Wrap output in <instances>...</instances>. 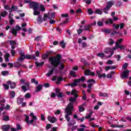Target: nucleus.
<instances>
[{
  "label": "nucleus",
  "instance_id": "nucleus-11",
  "mask_svg": "<svg viewBox=\"0 0 131 131\" xmlns=\"http://www.w3.org/2000/svg\"><path fill=\"white\" fill-rule=\"evenodd\" d=\"M19 58L17 59L18 61H23L25 59V53L24 52L19 53Z\"/></svg>",
  "mask_w": 131,
  "mask_h": 131
},
{
  "label": "nucleus",
  "instance_id": "nucleus-53",
  "mask_svg": "<svg viewBox=\"0 0 131 131\" xmlns=\"http://www.w3.org/2000/svg\"><path fill=\"white\" fill-rule=\"evenodd\" d=\"M84 2H85L87 5H91V3H92V1L91 0H84Z\"/></svg>",
  "mask_w": 131,
  "mask_h": 131
},
{
  "label": "nucleus",
  "instance_id": "nucleus-23",
  "mask_svg": "<svg viewBox=\"0 0 131 131\" xmlns=\"http://www.w3.org/2000/svg\"><path fill=\"white\" fill-rule=\"evenodd\" d=\"M17 10H18V7L16 6H14V5H12L11 8L10 12H15V11H17Z\"/></svg>",
  "mask_w": 131,
  "mask_h": 131
},
{
  "label": "nucleus",
  "instance_id": "nucleus-50",
  "mask_svg": "<svg viewBox=\"0 0 131 131\" xmlns=\"http://www.w3.org/2000/svg\"><path fill=\"white\" fill-rule=\"evenodd\" d=\"M16 44V41L15 40H10V46H14V45Z\"/></svg>",
  "mask_w": 131,
  "mask_h": 131
},
{
  "label": "nucleus",
  "instance_id": "nucleus-57",
  "mask_svg": "<svg viewBox=\"0 0 131 131\" xmlns=\"http://www.w3.org/2000/svg\"><path fill=\"white\" fill-rule=\"evenodd\" d=\"M25 97L27 99H29V98H30V93H27L25 95Z\"/></svg>",
  "mask_w": 131,
  "mask_h": 131
},
{
  "label": "nucleus",
  "instance_id": "nucleus-24",
  "mask_svg": "<svg viewBox=\"0 0 131 131\" xmlns=\"http://www.w3.org/2000/svg\"><path fill=\"white\" fill-rule=\"evenodd\" d=\"M14 66L15 68H19V67L22 66V64H21L20 62H16L14 63Z\"/></svg>",
  "mask_w": 131,
  "mask_h": 131
},
{
  "label": "nucleus",
  "instance_id": "nucleus-29",
  "mask_svg": "<svg viewBox=\"0 0 131 131\" xmlns=\"http://www.w3.org/2000/svg\"><path fill=\"white\" fill-rule=\"evenodd\" d=\"M43 64H45L44 62H35V65H36V66H37V67H40V66H42V65H43Z\"/></svg>",
  "mask_w": 131,
  "mask_h": 131
},
{
  "label": "nucleus",
  "instance_id": "nucleus-39",
  "mask_svg": "<svg viewBox=\"0 0 131 131\" xmlns=\"http://www.w3.org/2000/svg\"><path fill=\"white\" fill-rule=\"evenodd\" d=\"M16 129L17 130H20V129H22V126L20 125V124H16Z\"/></svg>",
  "mask_w": 131,
  "mask_h": 131
},
{
  "label": "nucleus",
  "instance_id": "nucleus-56",
  "mask_svg": "<svg viewBox=\"0 0 131 131\" xmlns=\"http://www.w3.org/2000/svg\"><path fill=\"white\" fill-rule=\"evenodd\" d=\"M9 23L10 25H12L14 23V19L13 18H9Z\"/></svg>",
  "mask_w": 131,
  "mask_h": 131
},
{
  "label": "nucleus",
  "instance_id": "nucleus-21",
  "mask_svg": "<svg viewBox=\"0 0 131 131\" xmlns=\"http://www.w3.org/2000/svg\"><path fill=\"white\" fill-rule=\"evenodd\" d=\"M115 74V71H112L111 73H108L106 75L107 78H112V75Z\"/></svg>",
  "mask_w": 131,
  "mask_h": 131
},
{
  "label": "nucleus",
  "instance_id": "nucleus-8",
  "mask_svg": "<svg viewBox=\"0 0 131 131\" xmlns=\"http://www.w3.org/2000/svg\"><path fill=\"white\" fill-rule=\"evenodd\" d=\"M80 81H82V82H84L85 81V77H81V79H76L74 80L73 83L72 84L73 86H76L77 85V83L80 82Z\"/></svg>",
  "mask_w": 131,
  "mask_h": 131
},
{
  "label": "nucleus",
  "instance_id": "nucleus-37",
  "mask_svg": "<svg viewBox=\"0 0 131 131\" xmlns=\"http://www.w3.org/2000/svg\"><path fill=\"white\" fill-rule=\"evenodd\" d=\"M1 74H2V75H3L4 76H6L7 75H9V72H8V71H2Z\"/></svg>",
  "mask_w": 131,
  "mask_h": 131
},
{
  "label": "nucleus",
  "instance_id": "nucleus-4",
  "mask_svg": "<svg viewBox=\"0 0 131 131\" xmlns=\"http://www.w3.org/2000/svg\"><path fill=\"white\" fill-rule=\"evenodd\" d=\"M24 116L25 117V121L28 124V125H30V124L34 125L33 124V122H34L35 124L36 123V120L38 119L37 117L34 115L33 113H30V116L31 117V119L30 120H29V116H27V115H25Z\"/></svg>",
  "mask_w": 131,
  "mask_h": 131
},
{
  "label": "nucleus",
  "instance_id": "nucleus-49",
  "mask_svg": "<svg viewBox=\"0 0 131 131\" xmlns=\"http://www.w3.org/2000/svg\"><path fill=\"white\" fill-rule=\"evenodd\" d=\"M4 109H5V104H1V106L0 107V112H2Z\"/></svg>",
  "mask_w": 131,
  "mask_h": 131
},
{
  "label": "nucleus",
  "instance_id": "nucleus-60",
  "mask_svg": "<svg viewBox=\"0 0 131 131\" xmlns=\"http://www.w3.org/2000/svg\"><path fill=\"white\" fill-rule=\"evenodd\" d=\"M76 94H77V91L75 90H73L71 93V95H75Z\"/></svg>",
  "mask_w": 131,
  "mask_h": 131
},
{
  "label": "nucleus",
  "instance_id": "nucleus-10",
  "mask_svg": "<svg viewBox=\"0 0 131 131\" xmlns=\"http://www.w3.org/2000/svg\"><path fill=\"white\" fill-rule=\"evenodd\" d=\"M84 74L85 75H91V76H94V75H95V73L91 71L90 70H86L84 71Z\"/></svg>",
  "mask_w": 131,
  "mask_h": 131
},
{
  "label": "nucleus",
  "instance_id": "nucleus-16",
  "mask_svg": "<svg viewBox=\"0 0 131 131\" xmlns=\"http://www.w3.org/2000/svg\"><path fill=\"white\" fill-rule=\"evenodd\" d=\"M96 73L97 75H98L99 78H102V77H103V78L106 77V74L103 73V74H101L100 71H97Z\"/></svg>",
  "mask_w": 131,
  "mask_h": 131
},
{
  "label": "nucleus",
  "instance_id": "nucleus-26",
  "mask_svg": "<svg viewBox=\"0 0 131 131\" xmlns=\"http://www.w3.org/2000/svg\"><path fill=\"white\" fill-rule=\"evenodd\" d=\"M23 101H24V98H17V104H19V105H21V104L23 103Z\"/></svg>",
  "mask_w": 131,
  "mask_h": 131
},
{
  "label": "nucleus",
  "instance_id": "nucleus-13",
  "mask_svg": "<svg viewBox=\"0 0 131 131\" xmlns=\"http://www.w3.org/2000/svg\"><path fill=\"white\" fill-rule=\"evenodd\" d=\"M11 128L10 125H4L2 126V129L3 131H9V129Z\"/></svg>",
  "mask_w": 131,
  "mask_h": 131
},
{
  "label": "nucleus",
  "instance_id": "nucleus-3",
  "mask_svg": "<svg viewBox=\"0 0 131 131\" xmlns=\"http://www.w3.org/2000/svg\"><path fill=\"white\" fill-rule=\"evenodd\" d=\"M61 55L57 54L55 57H49V62L54 67H58L60 65L59 69H63L64 66L63 63H61Z\"/></svg>",
  "mask_w": 131,
  "mask_h": 131
},
{
  "label": "nucleus",
  "instance_id": "nucleus-55",
  "mask_svg": "<svg viewBox=\"0 0 131 131\" xmlns=\"http://www.w3.org/2000/svg\"><path fill=\"white\" fill-rule=\"evenodd\" d=\"M11 53L12 57H14V56H15V55L16 54V51H15V50H12L11 51Z\"/></svg>",
  "mask_w": 131,
  "mask_h": 131
},
{
  "label": "nucleus",
  "instance_id": "nucleus-25",
  "mask_svg": "<svg viewBox=\"0 0 131 131\" xmlns=\"http://www.w3.org/2000/svg\"><path fill=\"white\" fill-rule=\"evenodd\" d=\"M84 110V104H82L79 106V112H83Z\"/></svg>",
  "mask_w": 131,
  "mask_h": 131
},
{
  "label": "nucleus",
  "instance_id": "nucleus-48",
  "mask_svg": "<svg viewBox=\"0 0 131 131\" xmlns=\"http://www.w3.org/2000/svg\"><path fill=\"white\" fill-rule=\"evenodd\" d=\"M83 32V29H79L77 30L78 34H81V33H82Z\"/></svg>",
  "mask_w": 131,
  "mask_h": 131
},
{
  "label": "nucleus",
  "instance_id": "nucleus-34",
  "mask_svg": "<svg viewBox=\"0 0 131 131\" xmlns=\"http://www.w3.org/2000/svg\"><path fill=\"white\" fill-rule=\"evenodd\" d=\"M107 43L108 45H110L111 46H112V45L114 44V41L112 38H110Z\"/></svg>",
  "mask_w": 131,
  "mask_h": 131
},
{
  "label": "nucleus",
  "instance_id": "nucleus-27",
  "mask_svg": "<svg viewBox=\"0 0 131 131\" xmlns=\"http://www.w3.org/2000/svg\"><path fill=\"white\" fill-rule=\"evenodd\" d=\"M4 8L6 11H9L11 12V6L10 5H4Z\"/></svg>",
  "mask_w": 131,
  "mask_h": 131
},
{
  "label": "nucleus",
  "instance_id": "nucleus-47",
  "mask_svg": "<svg viewBox=\"0 0 131 131\" xmlns=\"http://www.w3.org/2000/svg\"><path fill=\"white\" fill-rule=\"evenodd\" d=\"M57 96L58 97V98H62V97H64V93H60L57 95Z\"/></svg>",
  "mask_w": 131,
  "mask_h": 131
},
{
  "label": "nucleus",
  "instance_id": "nucleus-30",
  "mask_svg": "<svg viewBox=\"0 0 131 131\" xmlns=\"http://www.w3.org/2000/svg\"><path fill=\"white\" fill-rule=\"evenodd\" d=\"M70 75H71L73 77H76V76H77L76 74H75L74 71H70Z\"/></svg>",
  "mask_w": 131,
  "mask_h": 131
},
{
  "label": "nucleus",
  "instance_id": "nucleus-51",
  "mask_svg": "<svg viewBox=\"0 0 131 131\" xmlns=\"http://www.w3.org/2000/svg\"><path fill=\"white\" fill-rule=\"evenodd\" d=\"M3 87L4 88V89H5L6 90H9V89L10 88V87L9 86V85H8V84H3Z\"/></svg>",
  "mask_w": 131,
  "mask_h": 131
},
{
  "label": "nucleus",
  "instance_id": "nucleus-31",
  "mask_svg": "<svg viewBox=\"0 0 131 131\" xmlns=\"http://www.w3.org/2000/svg\"><path fill=\"white\" fill-rule=\"evenodd\" d=\"M102 31L103 32H104V33H108L109 34L111 32V30L109 29H104Z\"/></svg>",
  "mask_w": 131,
  "mask_h": 131
},
{
  "label": "nucleus",
  "instance_id": "nucleus-40",
  "mask_svg": "<svg viewBox=\"0 0 131 131\" xmlns=\"http://www.w3.org/2000/svg\"><path fill=\"white\" fill-rule=\"evenodd\" d=\"M100 97H108V94L106 93H103L102 92L99 93Z\"/></svg>",
  "mask_w": 131,
  "mask_h": 131
},
{
  "label": "nucleus",
  "instance_id": "nucleus-32",
  "mask_svg": "<svg viewBox=\"0 0 131 131\" xmlns=\"http://www.w3.org/2000/svg\"><path fill=\"white\" fill-rule=\"evenodd\" d=\"M15 95H16V93H15V92L14 91L10 92V96L11 98H15Z\"/></svg>",
  "mask_w": 131,
  "mask_h": 131
},
{
  "label": "nucleus",
  "instance_id": "nucleus-28",
  "mask_svg": "<svg viewBox=\"0 0 131 131\" xmlns=\"http://www.w3.org/2000/svg\"><path fill=\"white\" fill-rule=\"evenodd\" d=\"M95 14H98L99 15H102V14H103V11L101 9H97L95 11Z\"/></svg>",
  "mask_w": 131,
  "mask_h": 131
},
{
  "label": "nucleus",
  "instance_id": "nucleus-5",
  "mask_svg": "<svg viewBox=\"0 0 131 131\" xmlns=\"http://www.w3.org/2000/svg\"><path fill=\"white\" fill-rule=\"evenodd\" d=\"M55 18V13H51L48 14H45L43 16V21H49V20H52Z\"/></svg>",
  "mask_w": 131,
  "mask_h": 131
},
{
  "label": "nucleus",
  "instance_id": "nucleus-45",
  "mask_svg": "<svg viewBox=\"0 0 131 131\" xmlns=\"http://www.w3.org/2000/svg\"><path fill=\"white\" fill-rule=\"evenodd\" d=\"M97 56L100 57V58H103L105 57V54L104 53H98Z\"/></svg>",
  "mask_w": 131,
  "mask_h": 131
},
{
  "label": "nucleus",
  "instance_id": "nucleus-33",
  "mask_svg": "<svg viewBox=\"0 0 131 131\" xmlns=\"http://www.w3.org/2000/svg\"><path fill=\"white\" fill-rule=\"evenodd\" d=\"M87 12L89 15H93V14H94V11H93V9L91 8L88 9Z\"/></svg>",
  "mask_w": 131,
  "mask_h": 131
},
{
  "label": "nucleus",
  "instance_id": "nucleus-58",
  "mask_svg": "<svg viewBox=\"0 0 131 131\" xmlns=\"http://www.w3.org/2000/svg\"><path fill=\"white\" fill-rule=\"evenodd\" d=\"M106 64H108V65H111V64H113V61L109 60L106 62Z\"/></svg>",
  "mask_w": 131,
  "mask_h": 131
},
{
  "label": "nucleus",
  "instance_id": "nucleus-59",
  "mask_svg": "<svg viewBox=\"0 0 131 131\" xmlns=\"http://www.w3.org/2000/svg\"><path fill=\"white\" fill-rule=\"evenodd\" d=\"M82 48H86V43L85 42H82Z\"/></svg>",
  "mask_w": 131,
  "mask_h": 131
},
{
  "label": "nucleus",
  "instance_id": "nucleus-63",
  "mask_svg": "<svg viewBox=\"0 0 131 131\" xmlns=\"http://www.w3.org/2000/svg\"><path fill=\"white\" fill-rule=\"evenodd\" d=\"M57 129H58V127H54L52 128L50 131H57Z\"/></svg>",
  "mask_w": 131,
  "mask_h": 131
},
{
  "label": "nucleus",
  "instance_id": "nucleus-43",
  "mask_svg": "<svg viewBox=\"0 0 131 131\" xmlns=\"http://www.w3.org/2000/svg\"><path fill=\"white\" fill-rule=\"evenodd\" d=\"M69 21V19L67 18L66 19V20H64V21H63L62 23H61L60 25H64V24H67V23H68V22Z\"/></svg>",
  "mask_w": 131,
  "mask_h": 131
},
{
  "label": "nucleus",
  "instance_id": "nucleus-52",
  "mask_svg": "<svg viewBox=\"0 0 131 131\" xmlns=\"http://www.w3.org/2000/svg\"><path fill=\"white\" fill-rule=\"evenodd\" d=\"M122 40H123L122 38H120L117 40L116 43L118 45H120L121 43V42H122Z\"/></svg>",
  "mask_w": 131,
  "mask_h": 131
},
{
  "label": "nucleus",
  "instance_id": "nucleus-46",
  "mask_svg": "<svg viewBox=\"0 0 131 131\" xmlns=\"http://www.w3.org/2000/svg\"><path fill=\"white\" fill-rule=\"evenodd\" d=\"M127 66H128V64H127V63H125L122 66V69L125 70L127 68Z\"/></svg>",
  "mask_w": 131,
  "mask_h": 131
},
{
  "label": "nucleus",
  "instance_id": "nucleus-2",
  "mask_svg": "<svg viewBox=\"0 0 131 131\" xmlns=\"http://www.w3.org/2000/svg\"><path fill=\"white\" fill-rule=\"evenodd\" d=\"M76 99L74 98L71 97L69 99V101L71 102L65 110V118L67 119L68 122L70 121V115H72V111H74V107L73 106V102H75Z\"/></svg>",
  "mask_w": 131,
  "mask_h": 131
},
{
  "label": "nucleus",
  "instance_id": "nucleus-20",
  "mask_svg": "<svg viewBox=\"0 0 131 131\" xmlns=\"http://www.w3.org/2000/svg\"><path fill=\"white\" fill-rule=\"evenodd\" d=\"M92 27V25H86L84 26L83 30L85 31H90V28Z\"/></svg>",
  "mask_w": 131,
  "mask_h": 131
},
{
  "label": "nucleus",
  "instance_id": "nucleus-17",
  "mask_svg": "<svg viewBox=\"0 0 131 131\" xmlns=\"http://www.w3.org/2000/svg\"><path fill=\"white\" fill-rule=\"evenodd\" d=\"M114 5V1H112L110 2H107V4L106 5V8H107V9H111V7Z\"/></svg>",
  "mask_w": 131,
  "mask_h": 131
},
{
  "label": "nucleus",
  "instance_id": "nucleus-18",
  "mask_svg": "<svg viewBox=\"0 0 131 131\" xmlns=\"http://www.w3.org/2000/svg\"><path fill=\"white\" fill-rule=\"evenodd\" d=\"M25 59H36L35 56L34 55H26L25 54Z\"/></svg>",
  "mask_w": 131,
  "mask_h": 131
},
{
  "label": "nucleus",
  "instance_id": "nucleus-64",
  "mask_svg": "<svg viewBox=\"0 0 131 131\" xmlns=\"http://www.w3.org/2000/svg\"><path fill=\"white\" fill-rule=\"evenodd\" d=\"M42 59H46L48 58V54H44L42 55Z\"/></svg>",
  "mask_w": 131,
  "mask_h": 131
},
{
  "label": "nucleus",
  "instance_id": "nucleus-61",
  "mask_svg": "<svg viewBox=\"0 0 131 131\" xmlns=\"http://www.w3.org/2000/svg\"><path fill=\"white\" fill-rule=\"evenodd\" d=\"M21 89L24 91V92H26V91H27V89H26V86L25 85H22Z\"/></svg>",
  "mask_w": 131,
  "mask_h": 131
},
{
  "label": "nucleus",
  "instance_id": "nucleus-42",
  "mask_svg": "<svg viewBox=\"0 0 131 131\" xmlns=\"http://www.w3.org/2000/svg\"><path fill=\"white\" fill-rule=\"evenodd\" d=\"M32 83H35V84H38V81H36L35 78H33L31 79Z\"/></svg>",
  "mask_w": 131,
  "mask_h": 131
},
{
  "label": "nucleus",
  "instance_id": "nucleus-1",
  "mask_svg": "<svg viewBox=\"0 0 131 131\" xmlns=\"http://www.w3.org/2000/svg\"><path fill=\"white\" fill-rule=\"evenodd\" d=\"M29 8L30 9H33V11H34L33 15L34 16L38 15L37 18V22L38 23V24H41V23H42L43 21V18H42V16H41V15H39V14H40V12L37 11V10H40V11H42V12H43L46 10V8H45V7L41 5L38 4V3L32 2L29 4Z\"/></svg>",
  "mask_w": 131,
  "mask_h": 131
},
{
  "label": "nucleus",
  "instance_id": "nucleus-41",
  "mask_svg": "<svg viewBox=\"0 0 131 131\" xmlns=\"http://www.w3.org/2000/svg\"><path fill=\"white\" fill-rule=\"evenodd\" d=\"M111 127L115 128V127H123V125H112Z\"/></svg>",
  "mask_w": 131,
  "mask_h": 131
},
{
  "label": "nucleus",
  "instance_id": "nucleus-19",
  "mask_svg": "<svg viewBox=\"0 0 131 131\" xmlns=\"http://www.w3.org/2000/svg\"><path fill=\"white\" fill-rule=\"evenodd\" d=\"M42 84H39L36 88V92L38 93V92H40L41 90H42Z\"/></svg>",
  "mask_w": 131,
  "mask_h": 131
},
{
  "label": "nucleus",
  "instance_id": "nucleus-36",
  "mask_svg": "<svg viewBox=\"0 0 131 131\" xmlns=\"http://www.w3.org/2000/svg\"><path fill=\"white\" fill-rule=\"evenodd\" d=\"M59 45L61 46L62 49L65 48V47H66V44L64 43V41H60Z\"/></svg>",
  "mask_w": 131,
  "mask_h": 131
},
{
  "label": "nucleus",
  "instance_id": "nucleus-22",
  "mask_svg": "<svg viewBox=\"0 0 131 131\" xmlns=\"http://www.w3.org/2000/svg\"><path fill=\"white\" fill-rule=\"evenodd\" d=\"M1 16H2V17H6L7 16V15H8V12H7L6 10L3 11L2 12H1Z\"/></svg>",
  "mask_w": 131,
  "mask_h": 131
},
{
  "label": "nucleus",
  "instance_id": "nucleus-54",
  "mask_svg": "<svg viewBox=\"0 0 131 131\" xmlns=\"http://www.w3.org/2000/svg\"><path fill=\"white\" fill-rule=\"evenodd\" d=\"M114 27H115L116 29H118L119 28V27L120 25L119 24L116 25V24H113Z\"/></svg>",
  "mask_w": 131,
  "mask_h": 131
},
{
  "label": "nucleus",
  "instance_id": "nucleus-15",
  "mask_svg": "<svg viewBox=\"0 0 131 131\" xmlns=\"http://www.w3.org/2000/svg\"><path fill=\"white\" fill-rule=\"evenodd\" d=\"M48 120L52 123H55L57 121V119L55 117H52L51 116H48Z\"/></svg>",
  "mask_w": 131,
  "mask_h": 131
},
{
  "label": "nucleus",
  "instance_id": "nucleus-6",
  "mask_svg": "<svg viewBox=\"0 0 131 131\" xmlns=\"http://www.w3.org/2000/svg\"><path fill=\"white\" fill-rule=\"evenodd\" d=\"M113 50L110 48H106V50L104 51V53L105 54H108L109 53H111V54L108 56H107V58H111V57H112L113 55V54H114V51H116L117 48H116V47H114Z\"/></svg>",
  "mask_w": 131,
  "mask_h": 131
},
{
  "label": "nucleus",
  "instance_id": "nucleus-38",
  "mask_svg": "<svg viewBox=\"0 0 131 131\" xmlns=\"http://www.w3.org/2000/svg\"><path fill=\"white\" fill-rule=\"evenodd\" d=\"M62 80H63V78H62L61 77H59L58 78H57V80L56 81V83L57 84H59V83H60V82H61V81H62Z\"/></svg>",
  "mask_w": 131,
  "mask_h": 131
},
{
  "label": "nucleus",
  "instance_id": "nucleus-14",
  "mask_svg": "<svg viewBox=\"0 0 131 131\" xmlns=\"http://www.w3.org/2000/svg\"><path fill=\"white\" fill-rule=\"evenodd\" d=\"M7 84L10 85L11 89H15V88H16V83L14 82L8 81H7Z\"/></svg>",
  "mask_w": 131,
  "mask_h": 131
},
{
  "label": "nucleus",
  "instance_id": "nucleus-9",
  "mask_svg": "<svg viewBox=\"0 0 131 131\" xmlns=\"http://www.w3.org/2000/svg\"><path fill=\"white\" fill-rule=\"evenodd\" d=\"M129 74V71L125 70L122 73V79H124V78H127L128 77V75Z\"/></svg>",
  "mask_w": 131,
  "mask_h": 131
},
{
  "label": "nucleus",
  "instance_id": "nucleus-35",
  "mask_svg": "<svg viewBox=\"0 0 131 131\" xmlns=\"http://www.w3.org/2000/svg\"><path fill=\"white\" fill-rule=\"evenodd\" d=\"M110 10L109 8L107 7H105L103 10V13H105V14H108V11Z\"/></svg>",
  "mask_w": 131,
  "mask_h": 131
},
{
  "label": "nucleus",
  "instance_id": "nucleus-12",
  "mask_svg": "<svg viewBox=\"0 0 131 131\" xmlns=\"http://www.w3.org/2000/svg\"><path fill=\"white\" fill-rule=\"evenodd\" d=\"M56 70V68H53L51 70L49 71L48 73L46 74V76L47 77H50L51 75H53V74L54 73V71Z\"/></svg>",
  "mask_w": 131,
  "mask_h": 131
},
{
  "label": "nucleus",
  "instance_id": "nucleus-44",
  "mask_svg": "<svg viewBox=\"0 0 131 131\" xmlns=\"http://www.w3.org/2000/svg\"><path fill=\"white\" fill-rule=\"evenodd\" d=\"M10 119V118L8 116H4L3 117V120H5V121H7Z\"/></svg>",
  "mask_w": 131,
  "mask_h": 131
},
{
  "label": "nucleus",
  "instance_id": "nucleus-62",
  "mask_svg": "<svg viewBox=\"0 0 131 131\" xmlns=\"http://www.w3.org/2000/svg\"><path fill=\"white\" fill-rule=\"evenodd\" d=\"M98 26H103V22L102 21H98L97 22Z\"/></svg>",
  "mask_w": 131,
  "mask_h": 131
},
{
  "label": "nucleus",
  "instance_id": "nucleus-7",
  "mask_svg": "<svg viewBox=\"0 0 131 131\" xmlns=\"http://www.w3.org/2000/svg\"><path fill=\"white\" fill-rule=\"evenodd\" d=\"M21 28L19 26L16 25L15 28H12L10 30V32L17 36V31L21 30Z\"/></svg>",
  "mask_w": 131,
  "mask_h": 131
}]
</instances>
